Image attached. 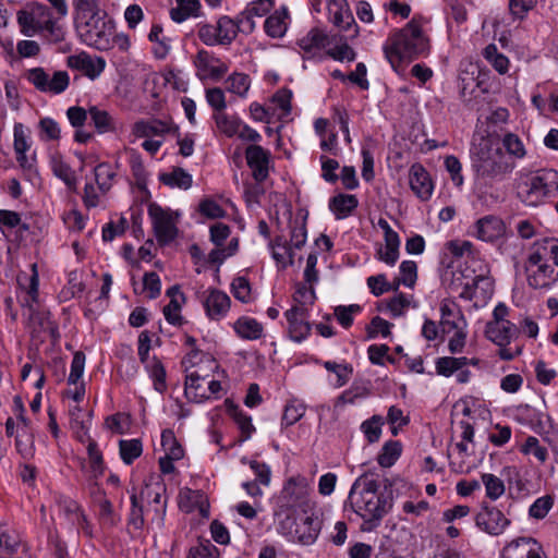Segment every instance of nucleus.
<instances>
[{
    "label": "nucleus",
    "mask_w": 558,
    "mask_h": 558,
    "mask_svg": "<svg viewBox=\"0 0 558 558\" xmlns=\"http://www.w3.org/2000/svg\"><path fill=\"white\" fill-rule=\"evenodd\" d=\"M430 50L428 36L420 19L414 16L404 27L393 32L384 46V52L396 72L415 59L426 57Z\"/></svg>",
    "instance_id": "obj_1"
},
{
    "label": "nucleus",
    "mask_w": 558,
    "mask_h": 558,
    "mask_svg": "<svg viewBox=\"0 0 558 558\" xmlns=\"http://www.w3.org/2000/svg\"><path fill=\"white\" fill-rule=\"evenodd\" d=\"M32 274L21 271L17 275L19 289L25 292V296L21 301V305L28 311L27 328L33 338L38 337L41 332L50 330L53 332L57 327L50 320V313L37 308L39 301V276L37 265L32 264Z\"/></svg>",
    "instance_id": "obj_2"
},
{
    "label": "nucleus",
    "mask_w": 558,
    "mask_h": 558,
    "mask_svg": "<svg viewBox=\"0 0 558 558\" xmlns=\"http://www.w3.org/2000/svg\"><path fill=\"white\" fill-rule=\"evenodd\" d=\"M514 167L502 148L494 147L489 142L481 143L472 155V168L476 177L489 184L502 181Z\"/></svg>",
    "instance_id": "obj_3"
},
{
    "label": "nucleus",
    "mask_w": 558,
    "mask_h": 558,
    "mask_svg": "<svg viewBox=\"0 0 558 558\" xmlns=\"http://www.w3.org/2000/svg\"><path fill=\"white\" fill-rule=\"evenodd\" d=\"M182 365L187 372L185 377L184 391L187 398L195 402H201L209 398V393L202 381L208 376V372L218 367L214 356L197 349H192L191 352L183 359Z\"/></svg>",
    "instance_id": "obj_4"
},
{
    "label": "nucleus",
    "mask_w": 558,
    "mask_h": 558,
    "mask_svg": "<svg viewBox=\"0 0 558 558\" xmlns=\"http://www.w3.org/2000/svg\"><path fill=\"white\" fill-rule=\"evenodd\" d=\"M558 191V171L543 169L536 173L521 175L518 196L529 206H537L546 197Z\"/></svg>",
    "instance_id": "obj_5"
},
{
    "label": "nucleus",
    "mask_w": 558,
    "mask_h": 558,
    "mask_svg": "<svg viewBox=\"0 0 558 558\" xmlns=\"http://www.w3.org/2000/svg\"><path fill=\"white\" fill-rule=\"evenodd\" d=\"M113 24L101 17L98 12L89 14L88 19L77 24V31L83 41L98 50H109L112 47Z\"/></svg>",
    "instance_id": "obj_6"
},
{
    "label": "nucleus",
    "mask_w": 558,
    "mask_h": 558,
    "mask_svg": "<svg viewBox=\"0 0 558 558\" xmlns=\"http://www.w3.org/2000/svg\"><path fill=\"white\" fill-rule=\"evenodd\" d=\"M349 501L355 513L364 520V524H367L363 527L367 531L376 526L390 508L388 500L378 495L349 496Z\"/></svg>",
    "instance_id": "obj_7"
},
{
    "label": "nucleus",
    "mask_w": 558,
    "mask_h": 558,
    "mask_svg": "<svg viewBox=\"0 0 558 558\" xmlns=\"http://www.w3.org/2000/svg\"><path fill=\"white\" fill-rule=\"evenodd\" d=\"M235 29L233 19L222 15L216 25L199 23L197 36L206 46H229L235 39Z\"/></svg>",
    "instance_id": "obj_8"
},
{
    "label": "nucleus",
    "mask_w": 558,
    "mask_h": 558,
    "mask_svg": "<svg viewBox=\"0 0 558 558\" xmlns=\"http://www.w3.org/2000/svg\"><path fill=\"white\" fill-rule=\"evenodd\" d=\"M148 216L151 220L153 230L159 245H168L177 238V220L170 209H165L160 205L151 203L148 206Z\"/></svg>",
    "instance_id": "obj_9"
},
{
    "label": "nucleus",
    "mask_w": 558,
    "mask_h": 558,
    "mask_svg": "<svg viewBox=\"0 0 558 558\" xmlns=\"http://www.w3.org/2000/svg\"><path fill=\"white\" fill-rule=\"evenodd\" d=\"M24 76L39 92L52 95L63 93L70 84L66 71H56L50 77L43 68L38 66L27 70Z\"/></svg>",
    "instance_id": "obj_10"
},
{
    "label": "nucleus",
    "mask_w": 558,
    "mask_h": 558,
    "mask_svg": "<svg viewBox=\"0 0 558 558\" xmlns=\"http://www.w3.org/2000/svg\"><path fill=\"white\" fill-rule=\"evenodd\" d=\"M527 283L533 289L549 288L558 281V267L536 262L527 256L525 262Z\"/></svg>",
    "instance_id": "obj_11"
},
{
    "label": "nucleus",
    "mask_w": 558,
    "mask_h": 558,
    "mask_svg": "<svg viewBox=\"0 0 558 558\" xmlns=\"http://www.w3.org/2000/svg\"><path fill=\"white\" fill-rule=\"evenodd\" d=\"M476 525L484 532L497 536L504 533L510 520L495 506L483 504L475 518Z\"/></svg>",
    "instance_id": "obj_12"
},
{
    "label": "nucleus",
    "mask_w": 558,
    "mask_h": 558,
    "mask_svg": "<svg viewBox=\"0 0 558 558\" xmlns=\"http://www.w3.org/2000/svg\"><path fill=\"white\" fill-rule=\"evenodd\" d=\"M194 65L201 80L211 78L218 81L228 72V65L213 52L205 49L197 51Z\"/></svg>",
    "instance_id": "obj_13"
},
{
    "label": "nucleus",
    "mask_w": 558,
    "mask_h": 558,
    "mask_svg": "<svg viewBox=\"0 0 558 558\" xmlns=\"http://www.w3.org/2000/svg\"><path fill=\"white\" fill-rule=\"evenodd\" d=\"M330 23L340 32L348 34V37L357 35V26L345 0H330L328 3Z\"/></svg>",
    "instance_id": "obj_14"
},
{
    "label": "nucleus",
    "mask_w": 558,
    "mask_h": 558,
    "mask_svg": "<svg viewBox=\"0 0 558 558\" xmlns=\"http://www.w3.org/2000/svg\"><path fill=\"white\" fill-rule=\"evenodd\" d=\"M330 39L328 34L319 28H311L304 36L298 39L296 45L302 50L304 58L323 59L325 56L323 50L329 46Z\"/></svg>",
    "instance_id": "obj_15"
},
{
    "label": "nucleus",
    "mask_w": 558,
    "mask_h": 558,
    "mask_svg": "<svg viewBox=\"0 0 558 558\" xmlns=\"http://www.w3.org/2000/svg\"><path fill=\"white\" fill-rule=\"evenodd\" d=\"M307 497V487L303 478H289L278 498L280 509L293 510L301 507Z\"/></svg>",
    "instance_id": "obj_16"
},
{
    "label": "nucleus",
    "mask_w": 558,
    "mask_h": 558,
    "mask_svg": "<svg viewBox=\"0 0 558 558\" xmlns=\"http://www.w3.org/2000/svg\"><path fill=\"white\" fill-rule=\"evenodd\" d=\"M165 493L166 485L161 481L145 483L144 487L137 493L141 502L147 501L149 505H154V512L160 524L163 522L167 507V500L162 498Z\"/></svg>",
    "instance_id": "obj_17"
},
{
    "label": "nucleus",
    "mask_w": 558,
    "mask_h": 558,
    "mask_svg": "<svg viewBox=\"0 0 558 558\" xmlns=\"http://www.w3.org/2000/svg\"><path fill=\"white\" fill-rule=\"evenodd\" d=\"M247 166L256 182H264L269 174L270 151L259 145H250L245 149Z\"/></svg>",
    "instance_id": "obj_18"
},
{
    "label": "nucleus",
    "mask_w": 558,
    "mask_h": 558,
    "mask_svg": "<svg viewBox=\"0 0 558 558\" xmlns=\"http://www.w3.org/2000/svg\"><path fill=\"white\" fill-rule=\"evenodd\" d=\"M475 236L484 242H495L506 234L504 220L495 215H487L474 223Z\"/></svg>",
    "instance_id": "obj_19"
},
{
    "label": "nucleus",
    "mask_w": 558,
    "mask_h": 558,
    "mask_svg": "<svg viewBox=\"0 0 558 558\" xmlns=\"http://www.w3.org/2000/svg\"><path fill=\"white\" fill-rule=\"evenodd\" d=\"M284 316L291 340L301 342L306 339L311 331V325L306 320L307 310L303 306H292L284 313Z\"/></svg>",
    "instance_id": "obj_20"
},
{
    "label": "nucleus",
    "mask_w": 558,
    "mask_h": 558,
    "mask_svg": "<svg viewBox=\"0 0 558 558\" xmlns=\"http://www.w3.org/2000/svg\"><path fill=\"white\" fill-rule=\"evenodd\" d=\"M68 65L82 72L90 80L97 78L105 70L106 61L102 57H93L86 52H81L68 58Z\"/></svg>",
    "instance_id": "obj_21"
},
{
    "label": "nucleus",
    "mask_w": 558,
    "mask_h": 558,
    "mask_svg": "<svg viewBox=\"0 0 558 558\" xmlns=\"http://www.w3.org/2000/svg\"><path fill=\"white\" fill-rule=\"evenodd\" d=\"M409 182L413 193L422 201L430 198L434 185L429 173L421 163H413L409 171Z\"/></svg>",
    "instance_id": "obj_22"
},
{
    "label": "nucleus",
    "mask_w": 558,
    "mask_h": 558,
    "mask_svg": "<svg viewBox=\"0 0 558 558\" xmlns=\"http://www.w3.org/2000/svg\"><path fill=\"white\" fill-rule=\"evenodd\" d=\"M529 257L558 267V239L544 238L535 241L530 248Z\"/></svg>",
    "instance_id": "obj_23"
},
{
    "label": "nucleus",
    "mask_w": 558,
    "mask_h": 558,
    "mask_svg": "<svg viewBox=\"0 0 558 558\" xmlns=\"http://www.w3.org/2000/svg\"><path fill=\"white\" fill-rule=\"evenodd\" d=\"M132 133L136 137L162 136L168 133H178V126L159 119L140 120L133 124Z\"/></svg>",
    "instance_id": "obj_24"
},
{
    "label": "nucleus",
    "mask_w": 558,
    "mask_h": 558,
    "mask_svg": "<svg viewBox=\"0 0 558 558\" xmlns=\"http://www.w3.org/2000/svg\"><path fill=\"white\" fill-rule=\"evenodd\" d=\"M206 293L207 295L203 300V305L207 316L216 320L226 316L231 304L228 294L217 289H210Z\"/></svg>",
    "instance_id": "obj_25"
},
{
    "label": "nucleus",
    "mask_w": 558,
    "mask_h": 558,
    "mask_svg": "<svg viewBox=\"0 0 558 558\" xmlns=\"http://www.w3.org/2000/svg\"><path fill=\"white\" fill-rule=\"evenodd\" d=\"M502 558H542L539 547L532 538H519L508 544L502 550Z\"/></svg>",
    "instance_id": "obj_26"
},
{
    "label": "nucleus",
    "mask_w": 558,
    "mask_h": 558,
    "mask_svg": "<svg viewBox=\"0 0 558 558\" xmlns=\"http://www.w3.org/2000/svg\"><path fill=\"white\" fill-rule=\"evenodd\" d=\"M485 335L487 339L498 347H507L513 339L518 338L519 329L513 323L486 324Z\"/></svg>",
    "instance_id": "obj_27"
},
{
    "label": "nucleus",
    "mask_w": 558,
    "mask_h": 558,
    "mask_svg": "<svg viewBox=\"0 0 558 558\" xmlns=\"http://www.w3.org/2000/svg\"><path fill=\"white\" fill-rule=\"evenodd\" d=\"M441 319L440 324L444 331L450 332L459 326H465L463 314L458 308L457 304L449 300H444L440 304Z\"/></svg>",
    "instance_id": "obj_28"
},
{
    "label": "nucleus",
    "mask_w": 558,
    "mask_h": 558,
    "mask_svg": "<svg viewBox=\"0 0 558 558\" xmlns=\"http://www.w3.org/2000/svg\"><path fill=\"white\" fill-rule=\"evenodd\" d=\"M359 201L352 194H337L329 199V209L333 213L336 219L349 217L357 207Z\"/></svg>",
    "instance_id": "obj_29"
},
{
    "label": "nucleus",
    "mask_w": 558,
    "mask_h": 558,
    "mask_svg": "<svg viewBox=\"0 0 558 558\" xmlns=\"http://www.w3.org/2000/svg\"><path fill=\"white\" fill-rule=\"evenodd\" d=\"M270 247L272 251V258L277 262L281 268H287L288 266H292L294 264V253L289 245L288 241L282 235L276 236L270 242Z\"/></svg>",
    "instance_id": "obj_30"
},
{
    "label": "nucleus",
    "mask_w": 558,
    "mask_h": 558,
    "mask_svg": "<svg viewBox=\"0 0 558 558\" xmlns=\"http://www.w3.org/2000/svg\"><path fill=\"white\" fill-rule=\"evenodd\" d=\"M236 335L245 340H256L263 336V325L255 318L242 316L233 325Z\"/></svg>",
    "instance_id": "obj_31"
},
{
    "label": "nucleus",
    "mask_w": 558,
    "mask_h": 558,
    "mask_svg": "<svg viewBox=\"0 0 558 558\" xmlns=\"http://www.w3.org/2000/svg\"><path fill=\"white\" fill-rule=\"evenodd\" d=\"M319 533V524L311 517H306L301 524L296 525L292 539L302 545L313 544Z\"/></svg>",
    "instance_id": "obj_32"
},
{
    "label": "nucleus",
    "mask_w": 558,
    "mask_h": 558,
    "mask_svg": "<svg viewBox=\"0 0 558 558\" xmlns=\"http://www.w3.org/2000/svg\"><path fill=\"white\" fill-rule=\"evenodd\" d=\"M160 182L170 187L187 190L192 186L193 178L181 167H174L170 172L159 175Z\"/></svg>",
    "instance_id": "obj_33"
},
{
    "label": "nucleus",
    "mask_w": 558,
    "mask_h": 558,
    "mask_svg": "<svg viewBox=\"0 0 558 558\" xmlns=\"http://www.w3.org/2000/svg\"><path fill=\"white\" fill-rule=\"evenodd\" d=\"M148 39L155 44L153 48L154 56L159 60L165 59L170 51V40L163 36V28L160 24L151 26Z\"/></svg>",
    "instance_id": "obj_34"
},
{
    "label": "nucleus",
    "mask_w": 558,
    "mask_h": 558,
    "mask_svg": "<svg viewBox=\"0 0 558 558\" xmlns=\"http://www.w3.org/2000/svg\"><path fill=\"white\" fill-rule=\"evenodd\" d=\"M177 7L171 9L170 16L177 23H182L191 16H198L201 3L198 0H175Z\"/></svg>",
    "instance_id": "obj_35"
},
{
    "label": "nucleus",
    "mask_w": 558,
    "mask_h": 558,
    "mask_svg": "<svg viewBox=\"0 0 558 558\" xmlns=\"http://www.w3.org/2000/svg\"><path fill=\"white\" fill-rule=\"evenodd\" d=\"M87 454L89 461L90 477L98 478L102 476L106 469L104 456L98 447V444L94 439H88Z\"/></svg>",
    "instance_id": "obj_36"
},
{
    "label": "nucleus",
    "mask_w": 558,
    "mask_h": 558,
    "mask_svg": "<svg viewBox=\"0 0 558 558\" xmlns=\"http://www.w3.org/2000/svg\"><path fill=\"white\" fill-rule=\"evenodd\" d=\"M88 113L98 133L104 134L116 131L114 119L108 111L92 106L88 109Z\"/></svg>",
    "instance_id": "obj_37"
},
{
    "label": "nucleus",
    "mask_w": 558,
    "mask_h": 558,
    "mask_svg": "<svg viewBox=\"0 0 558 558\" xmlns=\"http://www.w3.org/2000/svg\"><path fill=\"white\" fill-rule=\"evenodd\" d=\"M378 482L375 478L373 473H363L359 476L353 483L351 490L349 493L350 497H354L355 495H377L378 490Z\"/></svg>",
    "instance_id": "obj_38"
},
{
    "label": "nucleus",
    "mask_w": 558,
    "mask_h": 558,
    "mask_svg": "<svg viewBox=\"0 0 558 558\" xmlns=\"http://www.w3.org/2000/svg\"><path fill=\"white\" fill-rule=\"evenodd\" d=\"M469 363L468 357H453V356H442L438 357L435 363L436 373L438 375L449 377L453 373L460 371Z\"/></svg>",
    "instance_id": "obj_39"
},
{
    "label": "nucleus",
    "mask_w": 558,
    "mask_h": 558,
    "mask_svg": "<svg viewBox=\"0 0 558 558\" xmlns=\"http://www.w3.org/2000/svg\"><path fill=\"white\" fill-rule=\"evenodd\" d=\"M288 13L286 10L276 11L274 14L269 15L264 24V29L266 34L272 38H280L287 32V24L284 19Z\"/></svg>",
    "instance_id": "obj_40"
},
{
    "label": "nucleus",
    "mask_w": 558,
    "mask_h": 558,
    "mask_svg": "<svg viewBox=\"0 0 558 558\" xmlns=\"http://www.w3.org/2000/svg\"><path fill=\"white\" fill-rule=\"evenodd\" d=\"M131 500V510L128 518V524L133 527L135 531H142L145 525L144 519V508L143 502H141L137 492L135 488L132 489L130 495Z\"/></svg>",
    "instance_id": "obj_41"
},
{
    "label": "nucleus",
    "mask_w": 558,
    "mask_h": 558,
    "mask_svg": "<svg viewBox=\"0 0 558 558\" xmlns=\"http://www.w3.org/2000/svg\"><path fill=\"white\" fill-rule=\"evenodd\" d=\"M119 452L122 461L130 465L141 457L143 452L142 441L140 439H121L119 441Z\"/></svg>",
    "instance_id": "obj_42"
},
{
    "label": "nucleus",
    "mask_w": 558,
    "mask_h": 558,
    "mask_svg": "<svg viewBox=\"0 0 558 558\" xmlns=\"http://www.w3.org/2000/svg\"><path fill=\"white\" fill-rule=\"evenodd\" d=\"M402 446L398 440L387 441L377 457V462L383 468H390L399 459Z\"/></svg>",
    "instance_id": "obj_43"
},
{
    "label": "nucleus",
    "mask_w": 558,
    "mask_h": 558,
    "mask_svg": "<svg viewBox=\"0 0 558 558\" xmlns=\"http://www.w3.org/2000/svg\"><path fill=\"white\" fill-rule=\"evenodd\" d=\"M161 447L165 451V456L171 457V459H182L184 456V450L172 429L167 428L162 430Z\"/></svg>",
    "instance_id": "obj_44"
},
{
    "label": "nucleus",
    "mask_w": 558,
    "mask_h": 558,
    "mask_svg": "<svg viewBox=\"0 0 558 558\" xmlns=\"http://www.w3.org/2000/svg\"><path fill=\"white\" fill-rule=\"evenodd\" d=\"M487 62L500 74H505L509 70V59L498 51L496 45L490 44L483 51Z\"/></svg>",
    "instance_id": "obj_45"
},
{
    "label": "nucleus",
    "mask_w": 558,
    "mask_h": 558,
    "mask_svg": "<svg viewBox=\"0 0 558 558\" xmlns=\"http://www.w3.org/2000/svg\"><path fill=\"white\" fill-rule=\"evenodd\" d=\"M145 367L154 380V388L159 392H163L167 389V384L166 369L162 363L154 356L149 363L145 364Z\"/></svg>",
    "instance_id": "obj_46"
},
{
    "label": "nucleus",
    "mask_w": 558,
    "mask_h": 558,
    "mask_svg": "<svg viewBox=\"0 0 558 558\" xmlns=\"http://www.w3.org/2000/svg\"><path fill=\"white\" fill-rule=\"evenodd\" d=\"M226 83L230 93L245 97L251 86V78L247 74L235 72L227 78Z\"/></svg>",
    "instance_id": "obj_47"
},
{
    "label": "nucleus",
    "mask_w": 558,
    "mask_h": 558,
    "mask_svg": "<svg viewBox=\"0 0 558 558\" xmlns=\"http://www.w3.org/2000/svg\"><path fill=\"white\" fill-rule=\"evenodd\" d=\"M400 238L385 239V246L378 250V258L387 265L393 266L399 258Z\"/></svg>",
    "instance_id": "obj_48"
},
{
    "label": "nucleus",
    "mask_w": 558,
    "mask_h": 558,
    "mask_svg": "<svg viewBox=\"0 0 558 558\" xmlns=\"http://www.w3.org/2000/svg\"><path fill=\"white\" fill-rule=\"evenodd\" d=\"M95 180L98 187L105 193L112 186V180L116 177V172L112 167L107 162H101L95 167Z\"/></svg>",
    "instance_id": "obj_49"
},
{
    "label": "nucleus",
    "mask_w": 558,
    "mask_h": 558,
    "mask_svg": "<svg viewBox=\"0 0 558 558\" xmlns=\"http://www.w3.org/2000/svg\"><path fill=\"white\" fill-rule=\"evenodd\" d=\"M52 171L56 177L61 179L69 189L75 190L76 189V177L72 168L62 161L61 159L54 158L52 160Z\"/></svg>",
    "instance_id": "obj_50"
},
{
    "label": "nucleus",
    "mask_w": 558,
    "mask_h": 558,
    "mask_svg": "<svg viewBox=\"0 0 558 558\" xmlns=\"http://www.w3.org/2000/svg\"><path fill=\"white\" fill-rule=\"evenodd\" d=\"M215 121L217 128L226 134L228 137H232L238 134L241 128V121L236 117L228 116L222 112L215 114Z\"/></svg>",
    "instance_id": "obj_51"
},
{
    "label": "nucleus",
    "mask_w": 558,
    "mask_h": 558,
    "mask_svg": "<svg viewBox=\"0 0 558 558\" xmlns=\"http://www.w3.org/2000/svg\"><path fill=\"white\" fill-rule=\"evenodd\" d=\"M306 223L305 220H292L290 221V242L292 250H300L306 243Z\"/></svg>",
    "instance_id": "obj_52"
},
{
    "label": "nucleus",
    "mask_w": 558,
    "mask_h": 558,
    "mask_svg": "<svg viewBox=\"0 0 558 558\" xmlns=\"http://www.w3.org/2000/svg\"><path fill=\"white\" fill-rule=\"evenodd\" d=\"M482 482L485 486L486 496L489 499L496 500L505 494V484L498 476L484 473L482 474Z\"/></svg>",
    "instance_id": "obj_53"
},
{
    "label": "nucleus",
    "mask_w": 558,
    "mask_h": 558,
    "mask_svg": "<svg viewBox=\"0 0 558 558\" xmlns=\"http://www.w3.org/2000/svg\"><path fill=\"white\" fill-rule=\"evenodd\" d=\"M383 424L384 418L380 415H373L371 418L362 423L361 429L368 442L374 444L379 440Z\"/></svg>",
    "instance_id": "obj_54"
},
{
    "label": "nucleus",
    "mask_w": 558,
    "mask_h": 558,
    "mask_svg": "<svg viewBox=\"0 0 558 558\" xmlns=\"http://www.w3.org/2000/svg\"><path fill=\"white\" fill-rule=\"evenodd\" d=\"M502 145L506 151L517 159H522L526 155V150L521 138L514 133L505 134Z\"/></svg>",
    "instance_id": "obj_55"
},
{
    "label": "nucleus",
    "mask_w": 558,
    "mask_h": 558,
    "mask_svg": "<svg viewBox=\"0 0 558 558\" xmlns=\"http://www.w3.org/2000/svg\"><path fill=\"white\" fill-rule=\"evenodd\" d=\"M232 417L241 430V441L247 440L255 432V427L252 424L251 416L246 415L243 411L234 408L232 410Z\"/></svg>",
    "instance_id": "obj_56"
},
{
    "label": "nucleus",
    "mask_w": 558,
    "mask_h": 558,
    "mask_svg": "<svg viewBox=\"0 0 558 558\" xmlns=\"http://www.w3.org/2000/svg\"><path fill=\"white\" fill-rule=\"evenodd\" d=\"M362 311V307L359 304L351 305H339L335 308V316L338 323L343 328H349L353 324V316L359 314Z\"/></svg>",
    "instance_id": "obj_57"
},
{
    "label": "nucleus",
    "mask_w": 558,
    "mask_h": 558,
    "mask_svg": "<svg viewBox=\"0 0 558 558\" xmlns=\"http://www.w3.org/2000/svg\"><path fill=\"white\" fill-rule=\"evenodd\" d=\"M217 555V547L209 539H202L190 548L186 558H215Z\"/></svg>",
    "instance_id": "obj_58"
},
{
    "label": "nucleus",
    "mask_w": 558,
    "mask_h": 558,
    "mask_svg": "<svg viewBox=\"0 0 558 558\" xmlns=\"http://www.w3.org/2000/svg\"><path fill=\"white\" fill-rule=\"evenodd\" d=\"M38 128L40 137L45 141H58L61 136V130L57 121L51 118H43L39 120Z\"/></svg>",
    "instance_id": "obj_59"
},
{
    "label": "nucleus",
    "mask_w": 558,
    "mask_h": 558,
    "mask_svg": "<svg viewBox=\"0 0 558 558\" xmlns=\"http://www.w3.org/2000/svg\"><path fill=\"white\" fill-rule=\"evenodd\" d=\"M15 447L19 453L28 459L34 454V437L31 430L20 432L15 437Z\"/></svg>",
    "instance_id": "obj_60"
},
{
    "label": "nucleus",
    "mask_w": 558,
    "mask_h": 558,
    "mask_svg": "<svg viewBox=\"0 0 558 558\" xmlns=\"http://www.w3.org/2000/svg\"><path fill=\"white\" fill-rule=\"evenodd\" d=\"M417 278V266L413 260H404L400 265V277L398 283L412 288Z\"/></svg>",
    "instance_id": "obj_61"
},
{
    "label": "nucleus",
    "mask_w": 558,
    "mask_h": 558,
    "mask_svg": "<svg viewBox=\"0 0 558 558\" xmlns=\"http://www.w3.org/2000/svg\"><path fill=\"white\" fill-rule=\"evenodd\" d=\"M234 298L242 303H248L252 300L251 284L245 277H236L231 283Z\"/></svg>",
    "instance_id": "obj_62"
},
{
    "label": "nucleus",
    "mask_w": 558,
    "mask_h": 558,
    "mask_svg": "<svg viewBox=\"0 0 558 558\" xmlns=\"http://www.w3.org/2000/svg\"><path fill=\"white\" fill-rule=\"evenodd\" d=\"M305 413V407L302 403L295 401L289 402L282 414V424L291 426L295 424Z\"/></svg>",
    "instance_id": "obj_63"
},
{
    "label": "nucleus",
    "mask_w": 558,
    "mask_h": 558,
    "mask_svg": "<svg viewBox=\"0 0 558 558\" xmlns=\"http://www.w3.org/2000/svg\"><path fill=\"white\" fill-rule=\"evenodd\" d=\"M85 354L82 351H76L73 355L71 363V371L68 377L69 385H76L80 378L83 376L85 367Z\"/></svg>",
    "instance_id": "obj_64"
}]
</instances>
